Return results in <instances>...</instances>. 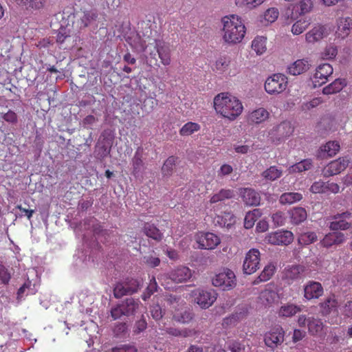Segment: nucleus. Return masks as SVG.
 <instances>
[{"label":"nucleus","instance_id":"obj_54","mask_svg":"<svg viewBox=\"0 0 352 352\" xmlns=\"http://www.w3.org/2000/svg\"><path fill=\"white\" fill-rule=\"evenodd\" d=\"M230 59L227 57H220L215 63V69L220 72L226 71L230 64Z\"/></svg>","mask_w":352,"mask_h":352},{"label":"nucleus","instance_id":"obj_20","mask_svg":"<svg viewBox=\"0 0 352 352\" xmlns=\"http://www.w3.org/2000/svg\"><path fill=\"white\" fill-rule=\"evenodd\" d=\"M336 34L338 37L344 38L352 30V18L350 16H341L337 19Z\"/></svg>","mask_w":352,"mask_h":352},{"label":"nucleus","instance_id":"obj_57","mask_svg":"<svg viewBox=\"0 0 352 352\" xmlns=\"http://www.w3.org/2000/svg\"><path fill=\"white\" fill-rule=\"evenodd\" d=\"M322 102V100L320 98H315L309 102H304L301 106V109L303 111H308L318 107Z\"/></svg>","mask_w":352,"mask_h":352},{"label":"nucleus","instance_id":"obj_64","mask_svg":"<svg viewBox=\"0 0 352 352\" xmlns=\"http://www.w3.org/2000/svg\"><path fill=\"white\" fill-rule=\"evenodd\" d=\"M144 262L148 267H155L160 265V259L158 257L148 256L144 257Z\"/></svg>","mask_w":352,"mask_h":352},{"label":"nucleus","instance_id":"obj_24","mask_svg":"<svg viewBox=\"0 0 352 352\" xmlns=\"http://www.w3.org/2000/svg\"><path fill=\"white\" fill-rule=\"evenodd\" d=\"M291 223L298 225L306 220L307 217V211L302 207H296L289 211Z\"/></svg>","mask_w":352,"mask_h":352},{"label":"nucleus","instance_id":"obj_17","mask_svg":"<svg viewBox=\"0 0 352 352\" xmlns=\"http://www.w3.org/2000/svg\"><path fill=\"white\" fill-rule=\"evenodd\" d=\"M155 48L162 65L168 66L171 63L170 48L164 41L155 39Z\"/></svg>","mask_w":352,"mask_h":352},{"label":"nucleus","instance_id":"obj_48","mask_svg":"<svg viewBox=\"0 0 352 352\" xmlns=\"http://www.w3.org/2000/svg\"><path fill=\"white\" fill-rule=\"evenodd\" d=\"M265 0H235V4L238 7H245L253 9L261 5Z\"/></svg>","mask_w":352,"mask_h":352},{"label":"nucleus","instance_id":"obj_60","mask_svg":"<svg viewBox=\"0 0 352 352\" xmlns=\"http://www.w3.org/2000/svg\"><path fill=\"white\" fill-rule=\"evenodd\" d=\"M110 352H137V349L133 345L123 344L112 348Z\"/></svg>","mask_w":352,"mask_h":352},{"label":"nucleus","instance_id":"obj_22","mask_svg":"<svg viewBox=\"0 0 352 352\" xmlns=\"http://www.w3.org/2000/svg\"><path fill=\"white\" fill-rule=\"evenodd\" d=\"M240 195L243 202L248 206H258L260 204L261 196L258 192L252 188H241Z\"/></svg>","mask_w":352,"mask_h":352},{"label":"nucleus","instance_id":"obj_58","mask_svg":"<svg viewBox=\"0 0 352 352\" xmlns=\"http://www.w3.org/2000/svg\"><path fill=\"white\" fill-rule=\"evenodd\" d=\"M272 219L273 223L276 226H281L284 225L286 220V217L284 212L279 211L273 214L272 216Z\"/></svg>","mask_w":352,"mask_h":352},{"label":"nucleus","instance_id":"obj_33","mask_svg":"<svg viewBox=\"0 0 352 352\" xmlns=\"http://www.w3.org/2000/svg\"><path fill=\"white\" fill-rule=\"evenodd\" d=\"M303 272V267L300 265H292L285 269L284 276L286 279L294 280L300 278Z\"/></svg>","mask_w":352,"mask_h":352},{"label":"nucleus","instance_id":"obj_25","mask_svg":"<svg viewBox=\"0 0 352 352\" xmlns=\"http://www.w3.org/2000/svg\"><path fill=\"white\" fill-rule=\"evenodd\" d=\"M16 3L27 10H38L42 9L46 0H15Z\"/></svg>","mask_w":352,"mask_h":352},{"label":"nucleus","instance_id":"obj_59","mask_svg":"<svg viewBox=\"0 0 352 352\" xmlns=\"http://www.w3.org/2000/svg\"><path fill=\"white\" fill-rule=\"evenodd\" d=\"M111 316L113 320H117L120 318L122 316H126L121 303L111 309Z\"/></svg>","mask_w":352,"mask_h":352},{"label":"nucleus","instance_id":"obj_28","mask_svg":"<svg viewBox=\"0 0 352 352\" xmlns=\"http://www.w3.org/2000/svg\"><path fill=\"white\" fill-rule=\"evenodd\" d=\"M325 28L318 25L314 27L305 34V39L307 43H314L322 39L324 34Z\"/></svg>","mask_w":352,"mask_h":352},{"label":"nucleus","instance_id":"obj_3","mask_svg":"<svg viewBox=\"0 0 352 352\" xmlns=\"http://www.w3.org/2000/svg\"><path fill=\"white\" fill-rule=\"evenodd\" d=\"M287 85V77L283 74H276L266 80L265 89L270 94H278L285 91Z\"/></svg>","mask_w":352,"mask_h":352},{"label":"nucleus","instance_id":"obj_7","mask_svg":"<svg viewBox=\"0 0 352 352\" xmlns=\"http://www.w3.org/2000/svg\"><path fill=\"white\" fill-rule=\"evenodd\" d=\"M195 301L203 309L212 305L217 300V294L212 289L204 290L197 289L193 292Z\"/></svg>","mask_w":352,"mask_h":352},{"label":"nucleus","instance_id":"obj_13","mask_svg":"<svg viewBox=\"0 0 352 352\" xmlns=\"http://www.w3.org/2000/svg\"><path fill=\"white\" fill-rule=\"evenodd\" d=\"M210 213L212 222L216 226L221 228H230L235 223V217L231 212L216 210Z\"/></svg>","mask_w":352,"mask_h":352},{"label":"nucleus","instance_id":"obj_53","mask_svg":"<svg viewBox=\"0 0 352 352\" xmlns=\"http://www.w3.org/2000/svg\"><path fill=\"white\" fill-rule=\"evenodd\" d=\"M279 12L276 8L267 9L264 13V20L267 23H272L274 22L278 17Z\"/></svg>","mask_w":352,"mask_h":352},{"label":"nucleus","instance_id":"obj_47","mask_svg":"<svg viewBox=\"0 0 352 352\" xmlns=\"http://www.w3.org/2000/svg\"><path fill=\"white\" fill-rule=\"evenodd\" d=\"M176 160L177 157L174 156H170L167 158L162 168L164 175H170L172 174Z\"/></svg>","mask_w":352,"mask_h":352},{"label":"nucleus","instance_id":"obj_51","mask_svg":"<svg viewBox=\"0 0 352 352\" xmlns=\"http://www.w3.org/2000/svg\"><path fill=\"white\" fill-rule=\"evenodd\" d=\"M124 283L127 287L128 292L131 294L137 292L140 286V282L138 279L133 278H126Z\"/></svg>","mask_w":352,"mask_h":352},{"label":"nucleus","instance_id":"obj_11","mask_svg":"<svg viewBox=\"0 0 352 352\" xmlns=\"http://www.w3.org/2000/svg\"><path fill=\"white\" fill-rule=\"evenodd\" d=\"M266 240L272 245H288L294 241V234L289 230H278L270 233L267 236Z\"/></svg>","mask_w":352,"mask_h":352},{"label":"nucleus","instance_id":"obj_50","mask_svg":"<svg viewBox=\"0 0 352 352\" xmlns=\"http://www.w3.org/2000/svg\"><path fill=\"white\" fill-rule=\"evenodd\" d=\"M309 23L305 20L297 21L292 27V32L295 35L302 33L309 26Z\"/></svg>","mask_w":352,"mask_h":352},{"label":"nucleus","instance_id":"obj_46","mask_svg":"<svg viewBox=\"0 0 352 352\" xmlns=\"http://www.w3.org/2000/svg\"><path fill=\"white\" fill-rule=\"evenodd\" d=\"M157 284L154 276L150 280V283L145 291L142 294V299L144 301L147 300L151 295L154 294L155 292L157 291Z\"/></svg>","mask_w":352,"mask_h":352},{"label":"nucleus","instance_id":"obj_41","mask_svg":"<svg viewBox=\"0 0 352 352\" xmlns=\"http://www.w3.org/2000/svg\"><path fill=\"white\" fill-rule=\"evenodd\" d=\"M201 129V126L197 122H188L180 129L181 136H189Z\"/></svg>","mask_w":352,"mask_h":352},{"label":"nucleus","instance_id":"obj_56","mask_svg":"<svg viewBox=\"0 0 352 352\" xmlns=\"http://www.w3.org/2000/svg\"><path fill=\"white\" fill-rule=\"evenodd\" d=\"M313 6L311 0H302L297 6L300 10V14H305L311 11Z\"/></svg>","mask_w":352,"mask_h":352},{"label":"nucleus","instance_id":"obj_31","mask_svg":"<svg viewBox=\"0 0 352 352\" xmlns=\"http://www.w3.org/2000/svg\"><path fill=\"white\" fill-rule=\"evenodd\" d=\"M144 233L149 238L160 241L163 237L162 233L153 224L146 223L143 227Z\"/></svg>","mask_w":352,"mask_h":352},{"label":"nucleus","instance_id":"obj_63","mask_svg":"<svg viewBox=\"0 0 352 352\" xmlns=\"http://www.w3.org/2000/svg\"><path fill=\"white\" fill-rule=\"evenodd\" d=\"M338 50L336 47L329 46L325 48L322 56L324 59H332L336 56Z\"/></svg>","mask_w":352,"mask_h":352},{"label":"nucleus","instance_id":"obj_43","mask_svg":"<svg viewBox=\"0 0 352 352\" xmlns=\"http://www.w3.org/2000/svg\"><path fill=\"white\" fill-rule=\"evenodd\" d=\"M337 301L333 297L327 298L324 302L320 303V308L323 315L329 314L333 309L337 307Z\"/></svg>","mask_w":352,"mask_h":352},{"label":"nucleus","instance_id":"obj_15","mask_svg":"<svg viewBox=\"0 0 352 352\" xmlns=\"http://www.w3.org/2000/svg\"><path fill=\"white\" fill-rule=\"evenodd\" d=\"M349 160L346 157H340L328 164L324 168L323 173L326 177H330L338 175L344 170L348 166Z\"/></svg>","mask_w":352,"mask_h":352},{"label":"nucleus","instance_id":"obj_35","mask_svg":"<svg viewBox=\"0 0 352 352\" xmlns=\"http://www.w3.org/2000/svg\"><path fill=\"white\" fill-rule=\"evenodd\" d=\"M302 199V195L299 192H285L282 194L279 199V202L281 204H293L296 202L300 201Z\"/></svg>","mask_w":352,"mask_h":352},{"label":"nucleus","instance_id":"obj_40","mask_svg":"<svg viewBox=\"0 0 352 352\" xmlns=\"http://www.w3.org/2000/svg\"><path fill=\"white\" fill-rule=\"evenodd\" d=\"M339 150L340 144L336 141L328 142L320 148V151L322 153V155L325 156L326 154L327 157L334 156L339 151Z\"/></svg>","mask_w":352,"mask_h":352},{"label":"nucleus","instance_id":"obj_42","mask_svg":"<svg viewBox=\"0 0 352 352\" xmlns=\"http://www.w3.org/2000/svg\"><path fill=\"white\" fill-rule=\"evenodd\" d=\"M282 170L278 168L276 166H272L263 172L262 176L270 181H274L282 176Z\"/></svg>","mask_w":352,"mask_h":352},{"label":"nucleus","instance_id":"obj_21","mask_svg":"<svg viewBox=\"0 0 352 352\" xmlns=\"http://www.w3.org/2000/svg\"><path fill=\"white\" fill-rule=\"evenodd\" d=\"M98 17V13L96 10H86L82 12L81 15H78L76 20L74 22L76 28L81 30L84 29Z\"/></svg>","mask_w":352,"mask_h":352},{"label":"nucleus","instance_id":"obj_34","mask_svg":"<svg viewBox=\"0 0 352 352\" xmlns=\"http://www.w3.org/2000/svg\"><path fill=\"white\" fill-rule=\"evenodd\" d=\"M278 294L271 289H265L260 293L259 299L265 306H271L277 298Z\"/></svg>","mask_w":352,"mask_h":352},{"label":"nucleus","instance_id":"obj_10","mask_svg":"<svg viewBox=\"0 0 352 352\" xmlns=\"http://www.w3.org/2000/svg\"><path fill=\"white\" fill-rule=\"evenodd\" d=\"M234 196V190L231 189H221L218 192L213 194L210 199V204H214L210 212L220 210L222 208H226L224 201L227 199L233 198Z\"/></svg>","mask_w":352,"mask_h":352},{"label":"nucleus","instance_id":"obj_19","mask_svg":"<svg viewBox=\"0 0 352 352\" xmlns=\"http://www.w3.org/2000/svg\"><path fill=\"white\" fill-rule=\"evenodd\" d=\"M345 240V235L342 232L333 231L325 234L320 241V245L324 248H329L333 245H339L343 243Z\"/></svg>","mask_w":352,"mask_h":352},{"label":"nucleus","instance_id":"obj_39","mask_svg":"<svg viewBox=\"0 0 352 352\" xmlns=\"http://www.w3.org/2000/svg\"><path fill=\"white\" fill-rule=\"evenodd\" d=\"M308 330L311 335H317L323 329V322L320 319L314 317L308 318Z\"/></svg>","mask_w":352,"mask_h":352},{"label":"nucleus","instance_id":"obj_29","mask_svg":"<svg viewBox=\"0 0 352 352\" xmlns=\"http://www.w3.org/2000/svg\"><path fill=\"white\" fill-rule=\"evenodd\" d=\"M313 166V162L311 159H305L299 162H297L290 166L287 170L289 174L302 173L303 171L311 169Z\"/></svg>","mask_w":352,"mask_h":352},{"label":"nucleus","instance_id":"obj_49","mask_svg":"<svg viewBox=\"0 0 352 352\" xmlns=\"http://www.w3.org/2000/svg\"><path fill=\"white\" fill-rule=\"evenodd\" d=\"M12 278V273L2 262L0 261V282L3 285H8Z\"/></svg>","mask_w":352,"mask_h":352},{"label":"nucleus","instance_id":"obj_38","mask_svg":"<svg viewBox=\"0 0 352 352\" xmlns=\"http://www.w3.org/2000/svg\"><path fill=\"white\" fill-rule=\"evenodd\" d=\"M267 38L258 36L252 42V48L257 54H263L267 50Z\"/></svg>","mask_w":352,"mask_h":352},{"label":"nucleus","instance_id":"obj_4","mask_svg":"<svg viewBox=\"0 0 352 352\" xmlns=\"http://www.w3.org/2000/svg\"><path fill=\"white\" fill-rule=\"evenodd\" d=\"M285 331L280 325L272 327L264 335V342L267 346L275 349L280 345L285 340Z\"/></svg>","mask_w":352,"mask_h":352},{"label":"nucleus","instance_id":"obj_45","mask_svg":"<svg viewBox=\"0 0 352 352\" xmlns=\"http://www.w3.org/2000/svg\"><path fill=\"white\" fill-rule=\"evenodd\" d=\"M132 166H133V173L134 175L138 174L144 166V162L142 160V155L139 151V150H138L135 152V153L132 159Z\"/></svg>","mask_w":352,"mask_h":352},{"label":"nucleus","instance_id":"obj_12","mask_svg":"<svg viewBox=\"0 0 352 352\" xmlns=\"http://www.w3.org/2000/svg\"><path fill=\"white\" fill-rule=\"evenodd\" d=\"M333 67L329 63H323L318 65L312 78L314 86L316 87L325 84L328 80V78L333 74Z\"/></svg>","mask_w":352,"mask_h":352},{"label":"nucleus","instance_id":"obj_1","mask_svg":"<svg viewBox=\"0 0 352 352\" xmlns=\"http://www.w3.org/2000/svg\"><path fill=\"white\" fill-rule=\"evenodd\" d=\"M213 104L218 114L231 121L236 120L243 110L241 102L228 92L218 94L214 98Z\"/></svg>","mask_w":352,"mask_h":352},{"label":"nucleus","instance_id":"obj_55","mask_svg":"<svg viewBox=\"0 0 352 352\" xmlns=\"http://www.w3.org/2000/svg\"><path fill=\"white\" fill-rule=\"evenodd\" d=\"M310 191L313 193H327L326 182L321 180L315 182L310 188Z\"/></svg>","mask_w":352,"mask_h":352},{"label":"nucleus","instance_id":"obj_30","mask_svg":"<svg viewBox=\"0 0 352 352\" xmlns=\"http://www.w3.org/2000/svg\"><path fill=\"white\" fill-rule=\"evenodd\" d=\"M262 214L263 213L261 210L258 208L248 212L244 218L245 228L250 229L253 228L255 222L261 217Z\"/></svg>","mask_w":352,"mask_h":352},{"label":"nucleus","instance_id":"obj_44","mask_svg":"<svg viewBox=\"0 0 352 352\" xmlns=\"http://www.w3.org/2000/svg\"><path fill=\"white\" fill-rule=\"evenodd\" d=\"M318 236L314 232H307L301 234L298 237V243L303 245H309L316 242Z\"/></svg>","mask_w":352,"mask_h":352},{"label":"nucleus","instance_id":"obj_32","mask_svg":"<svg viewBox=\"0 0 352 352\" xmlns=\"http://www.w3.org/2000/svg\"><path fill=\"white\" fill-rule=\"evenodd\" d=\"M121 304L126 316H129L135 314L137 309L139 308L140 301L133 298H129L123 301Z\"/></svg>","mask_w":352,"mask_h":352},{"label":"nucleus","instance_id":"obj_6","mask_svg":"<svg viewBox=\"0 0 352 352\" xmlns=\"http://www.w3.org/2000/svg\"><path fill=\"white\" fill-rule=\"evenodd\" d=\"M260 252L257 249L252 248L245 254L243 264V271L246 274H254L259 267Z\"/></svg>","mask_w":352,"mask_h":352},{"label":"nucleus","instance_id":"obj_2","mask_svg":"<svg viewBox=\"0 0 352 352\" xmlns=\"http://www.w3.org/2000/svg\"><path fill=\"white\" fill-rule=\"evenodd\" d=\"M223 40L228 44L239 43L243 39L246 28L241 18L232 14L222 18Z\"/></svg>","mask_w":352,"mask_h":352},{"label":"nucleus","instance_id":"obj_23","mask_svg":"<svg viewBox=\"0 0 352 352\" xmlns=\"http://www.w3.org/2000/svg\"><path fill=\"white\" fill-rule=\"evenodd\" d=\"M309 65L308 59H298L289 66L288 72L294 76L299 75L307 72Z\"/></svg>","mask_w":352,"mask_h":352},{"label":"nucleus","instance_id":"obj_52","mask_svg":"<svg viewBox=\"0 0 352 352\" xmlns=\"http://www.w3.org/2000/svg\"><path fill=\"white\" fill-rule=\"evenodd\" d=\"M128 292L127 287L124 282L117 283L113 289L114 296L116 298H120L126 295H131Z\"/></svg>","mask_w":352,"mask_h":352},{"label":"nucleus","instance_id":"obj_16","mask_svg":"<svg viewBox=\"0 0 352 352\" xmlns=\"http://www.w3.org/2000/svg\"><path fill=\"white\" fill-rule=\"evenodd\" d=\"M167 278L170 279L175 283H179L187 281L192 276L191 270L184 266L179 267L171 270L167 274L164 275Z\"/></svg>","mask_w":352,"mask_h":352},{"label":"nucleus","instance_id":"obj_9","mask_svg":"<svg viewBox=\"0 0 352 352\" xmlns=\"http://www.w3.org/2000/svg\"><path fill=\"white\" fill-rule=\"evenodd\" d=\"M212 285L221 287L223 290L230 289L236 285L235 275L230 270L219 273L212 278Z\"/></svg>","mask_w":352,"mask_h":352},{"label":"nucleus","instance_id":"obj_14","mask_svg":"<svg viewBox=\"0 0 352 352\" xmlns=\"http://www.w3.org/2000/svg\"><path fill=\"white\" fill-rule=\"evenodd\" d=\"M199 248L205 250H213L221 243L220 238L212 232L201 233L197 237Z\"/></svg>","mask_w":352,"mask_h":352},{"label":"nucleus","instance_id":"obj_62","mask_svg":"<svg viewBox=\"0 0 352 352\" xmlns=\"http://www.w3.org/2000/svg\"><path fill=\"white\" fill-rule=\"evenodd\" d=\"M2 114L3 115L1 118L5 121L11 124H14L17 122V115L14 111L12 110H8V112L5 113H2Z\"/></svg>","mask_w":352,"mask_h":352},{"label":"nucleus","instance_id":"obj_8","mask_svg":"<svg viewBox=\"0 0 352 352\" xmlns=\"http://www.w3.org/2000/svg\"><path fill=\"white\" fill-rule=\"evenodd\" d=\"M352 213L345 212L337 214L333 217V221L329 223V229L332 231L348 230L352 228Z\"/></svg>","mask_w":352,"mask_h":352},{"label":"nucleus","instance_id":"obj_26","mask_svg":"<svg viewBox=\"0 0 352 352\" xmlns=\"http://www.w3.org/2000/svg\"><path fill=\"white\" fill-rule=\"evenodd\" d=\"M301 311V307L292 303L282 305L278 310V316L281 318H289Z\"/></svg>","mask_w":352,"mask_h":352},{"label":"nucleus","instance_id":"obj_61","mask_svg":"<svg viewBox=\"0 0 352 352\" xmlns=\"http://www.w3.org/2000/svg\"><path fill=\"white\" fill-rule=\"evenodd\" d=\"M106 142L107 146L104 144L98 148V155H100L101 157H104L109 154L112 144V139H107Z\"/></svg>","mask_w":352,"mask_h":352},{"label":"nucleus","instance_id":"obj_5","mask_svg":"<svg viewBox=\"0 0 352 352\" xmlns=\"http://www.w3.org/2000/svg\"><path fill=\"white\" fill-rule=\"evenodd\" d=\"M293 132L294 128L292 124L285 121L271 129L269 136L273 142L278 144L289 137Z\"/></svg>","mask_w":352,"mask_h":352},{"label":"nucleus","instance_id":"obj_36","mask_svg":"<svg viewBox=\"0 0 352 352\" xmlns=\"http://www.w3.org/2000/svg\"><path fill=\"white\" fill-rule=\"evenodd\" d=\"M269 116L268 111L264 108H258L253 111L249 116L250 122L259 124L264 122Z\"/></svg>","mask_w":352,"mask_h":352},{"label":"nucleus","instance_id":"obj_37","mask_svg":"<svg viewBox=\"0 0 352 352\" xmlns=\"http://www.w3.org/2000/svg\"><path fill=\"white\" fill-rule=\"evenodd\" d=\"M275 272V266L272 264L266 265L260 275L254 280L253 284L256 285L261 282H265L271 278Z\"/></svg>","mask_w":352,"mask_h":352},{"label":"nucleus","instance_id":"obj_27","mask_svg":"<svg viewBox=\"0 0 352 352\" xmlns=\"http://www.w3.org/2000/svg\"><path fill=\"white\" fill-rule=\"evenodd\" d=\"M346 86L344 79L337 78L331 84L324 87L322 93L324 95H331L340 92Z\"/></svg>","mask_w":352,"mask_h":352},{"label":"nucleus","instance_id":"obj_18","mask_svg":"<svg viewBox=\"0 0 352 352\" xmlns=\"http://www.w3.org/2000/svg\"><path fill=\"white\" fill-rule=\"evenodd\" d=\"M323 292V287L319 282L309 281L304 287V297L307 300L320 298Z\"/></svg>","mask_w":352,"mask_h":352}]
</instances>
